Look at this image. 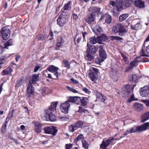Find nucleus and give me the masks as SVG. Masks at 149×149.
Returning a JSON list of instances; mask_svg holds the SVG:
<instances>
[{"mask_svg": "<svg viewBox=\"0 0 149 149\" xmlns=\"http://www.w3.org/2000/svg\"><path fill=\"white\" fill-rule=\"evenodd\" d=\"M149 129V123L147 122L141 126H134L133 127L128 129L124 133L125 135L128 134L141 132Z\"/></svg>", "mask_w": 149, "mask_h": 149, "instance_id": "obj_1", "label": "nucleus"}, {"mask_svg": "<svg viewBox=\"0 0 149 149\" xmlns=\"http://www.w3.org/2000/svg\"><path fill=\"white\" fill-rule=\"evenodd\" d=\"M112 31L113 33H118V34L120 36L124 35L127 32V31L125 26L122 24H116L113 27Z\"/></svg>", "mask_w": 149, "mask_h": 149, "instance_id": "obj_2", "label": "nucleus"}, {"mask_svg": "<svg viewBox=\"0 0 149 149\" xmlns=\"http://www.w3.org/2000/svg\"><path fill=\"white\" fill-rule=\"evenodd\" d=\"M99 51L100 57L96 59V62L98 64H100L101 63L104 61L107 58V54L105 51L103 49L102 46L100 45L99 47Z\"/></svg>", "mask_w": 149, "mask_h": 149, "instance_id": "obj_3", "label": "nucleus"}, {"mask_svg": "<svg viewBox=\"0 0 149 149\" xmlns=\"http://www.w3.org/2000/svg\"><path fill=\"white\" fill-rule=\"evenodd\" d=\"M98 70L96 68L92 67L89 70V77L92 81L95 82L98 78Z\"/></svg>", "mask_w": 149, "mask_h": 149, "instance_id": "obj_4", "label": "nucleus"}, {"mask_svg": "<svg viewBox=\"0 0 149 149\" xmlns=\"http://www.w3.org/2000/svg\"><path fill=\"white\" fill-rule=\"evenodd\" d=\"M68 15V13L65 12H62L60 14L57 20L58 24L60 26H62L66 23Z\"/></svg>", "mask_w": 149, "mask_h": 149, "instance_id": "obj_5", "label": "nucleus"}, {"mask_svg": "<svg viewBox=\"0 0 149 149\" xmlns=\"http://www.w3.org/2000/svg\"><path fill=\"white\" fill-rule=\"evenodd\" d=\"M43 130L46 134H51L52 136H55L58 131L56 128L52 126H46L44 127Z\"/></svg>", "mask_w": 149, "mask_h": 149, "instance_id": "obj_6", "label": "nucleus"}, {"mask_svg": "<svg viewBox=\"0 0 149 149\" xmlns=\"http://www.w3.org/2000/svg\"><path fill=\"white\" fill-rule=\"evenodd\" d=\"M0 32L2 38L4 40L8 39L10 36V31L6 27H2L1 29Z\"/></svg>", "mask_w": 149, "mask_h": 149, "instance_id": "obj_7", "label": "nucleus"}, {"mask_svg": "<svg viewBox=\"0 0 149 149\" xmlns=\"http://www.w3.org/2000/svg\"><path fill=\"white\" fill-rule=\"evenodd\" d=\"M70 104L68 101H66L64 103L61 104L60 105V109L62 112L64 114L68 113L69 109L70 107Z\"/></svg>", "mask_w": 149, "mask_h": 149, "instance_id": "obj_8", "label": "nucleus"}, {"mask_svg": "<svg viewBox=\"0 0 149 149\" xmlns=\"http://www.w3.org/2000/svg\"><path fill=\"white\" fill-rule=\"evenodd\" d=\"M113 140L114 139L112 137L106 140L104 139L100 145V148L102 149H107V147L111 144Z\"/></svg>", "mask_w": 149, "mask_h": 149, "instance_id": "obj_9", "label": "nucleus"}, {"mask_svg": "<svg viewBox=\"0 0 149 149\" xmlns=\"http://www.w3.org/2000/svg\"><path fill=\"white\" fill-rule=\"evenodd\" d=\"M138 19L133 20L131 25V29L134 30H137L140 29L141 27L140 21H138Z\"/></svg>", "mask_w": 149, "mask_h": 149, "instance_id": "obj_10", "label": "nucleus"}, {"mask_svg": "<svg viewBox=\"0 0 149 149\" xmlns=\"http://www.w3.org/2000/svg\"><path fill=\"white\" fill-rule=\"evenodd\" d=\"M95 15L93 13H89L85 19L86 21L89 24L95 21Z\"/></svg>", "mask_w": 149, "mask_h": 149, "instance_id": "obj_11", "label": "nucleus"}, {"mask_svg": "<svg viewBox=\"0 0 149 149\" xmlns=\"http://www.w3.org/2000/svg\"><path fill=\"white\" fill-rule=\"evenodd\" d=\"M33 123L35 125L34 130L35 132L38 133H40L42 130V124L39 122H33Z\"/></svg>", "mask_w": 149, "mask_h": 149, "instance_id": "obj_12", "label": "nucleus"}, {"mask_svg": "<svg viewBox=\"0 0 149 149\" xmlns=\"http://www.w3.org/2000/svg\"><path fill=\"white\" fill-rule=\"evenodd\" d=\"M97 50V48L94 45H89L87 49V53L92 54H95Z\"/></svg>", "mask_w": 149, "mask_h": 149, "instance_id": "obj_13", "label": "nucleus"}, {"mask_svg": "<svg viewBox=\"0 0 149 149\" xmlns=\"http://www.w3.org/2000/svg\"><path fill=\"white\" fill-rule=\"evenodd\" d=\"M57 103V102H52L51 104L50 107L49 109L45 110V114H48L50 111L55 110Z\"/></svg>", "mask_w": 149, "mask_h": 149, "instance_id": "obj_14", "label": "nucleus"}, {"mask_svg": "<svg viewBox=\"0 0 149 149\" xmlns=\"http://www.w3.org/2000/svg\"><path fill=\"white\" fill-rule=\"evenodd\" d=\"M96 95L97 99L99 100L104 102L106 99V97L102 94L97 91H96Z\"/></svg>", "mask_w": 149, "mask_h": 149, "instance_id": "obj_15", "label": "nucleus"}, {"mask_svg": "<svg viewBox=\"0 0 149 149\" xmlns=\"http://www.w3.org/2000/svg\"><path fill=\"white\" fill-rule=\"evenodd\" d=\"M125 94L126 95H126L125 96L124 93H122L123 96L124 97H129V96H130V98L128 100V102H131L132 101L136 100L135 98L134 97V95L133 93L125 92Z\"/></svg>", "mask_w": 149, "mask_h": 149, "instance_id": "obj_16", "label": "nucleus"}, {"mask_svg": "<svg viewBox=\"0 0 149 149\" xmlns=\"http://www.w3.org/2000/svg\"><path fill=\"white\" fill-rule=\"evenodd\" d=\"M123 90L122 92V93H124L125 96L127 95H126L125 94V92L132 93V90H132V88H131V86L130 85H126L123 87Z\"/></svg>", "mask_w": 149, "mask_h": 149, "instance_id": "obj_17", "label": "nucleus"}, {"mask_svg": "<svg viewBox=\"0 0 149 149\" xmlns=\"http://www.w3.org/2000/svg\"><path fill=\"white\" fill-rule=\"evenodd\" d=\"M123 5V0H116V8L117 11H119L122 9Z\"/></svg>", "mask_w": 149, "mask_h": 149, "instance_id": "obj_18", "label": "nucleus"}, {"mask_svg": "<svg viewBox=\"0 0 149 149\" xmlns=\"http://www.w3.org/2000/svg\"><path fill=\"white\" fill-rule=\"evenodd\" d=\"M81 101V99L79 97H70L67 101L68 102H72L73 103H75L77 104L79 102Z\"/></svg>", "mask_w": 149, "mask_h": 149, "instance_id": "obj_19", "label": "nucleus"}, {"mask_svg": "<svg viewBox=\"0 0 149 149\" xmlns=\"http://www.w3.org/2000/svg\"><path fill=\"white\" fill-rule=\"evenodd\" d=\"M107 39V36L105 34H102L97 37L98 43L100 44H102L103 42H104Z\"/></svg>", "mask_w": 149, "mask_h": 149, "instance_id": "obj_20", "label": "nucleus"}, {"mask_svg": "<svg viewBox=\"0 0 149 149\" xmlns=\"http://www.w3.org/2000/svg\"><path fill=\"white\" fill-rule=\"evenodd\" d=\"M30 78L32 83L34 84H35L36 82L39 80V74H33Z\"/></svg>", "mask_w": 149, "mask_h": 149, "instance_id": "obj_21", "label": "nucleus"}, {"mask_svg": "<svg viewBox=\"0 0 149 149\" xmlns=\"http://www.w3.org/2000/svg\"><path fill=\"white\" fill-rule=\"evenodd\" d=\"M104 18H105V22L108 24H110L112 18L111 16L108 14H105V15L102 16L100 19V20L103 19Z\"/></svg>", "mask_w": 149, "mask_h": 149, "instance_id": "obj_22", "label": "nucleus"}, {"mask_svg": "<svg viewBox=\"0 0 149 149\" xmlns=\"http://www.w3.org/2000/svg\"><path fill=\"white\" fill-rule=\"evenodd\" d=\"M133 107L134 109L137 111H140L143 109V105L137 102L134 104Z\"/></svg>", "mask_w": 149, "mask_h": 149, "instance_id": "obj_23", "label": "nucleus"}, {"mask_svg": "<svg viewBox=\"0 0 149 149\" xmlns=\"http://www.w3.org/2000/svg\"><path fill=\"white\" fill-rule=\"evenodd\" d=\"M134 5L139 8H143L145 7L144 3L141 0H139L134 3Z\"/></svg>", "mask_w": 149, "mask_h": 149, "instance_id": "obj_24", "label": "nucleus"}, {"mask_svg": "<svg viewBox=\"0 0 149 149\" xmlns=\"http://www.w3.org/2000/svg\"><path fill=\"white\" fill-rule=\"evenodd\" d=\"M59 70L58 67H56L53 65H50L49 66L47 69L46 70H48L52 73H54L56 71H57Z\"/></svg>", "mask_w": 149, "mask_h": 149, "instance_id": "obj_25", "label": "nucleus"}, {"mask_svg": "<svg viewBox=\"0 0 149 149\" xmlns=\"http://www.w3.org/2000/svg\"><path fill=\"white\" fill-rule=\"evenodd\" d=\"M48 116L50 120L52 121H54L56 119V117L52 112L50 111L48 114H46L45 116L46 119Z\"/></svg>", "mask_w": 149, "mask_h": 149, "instance_id": "obj_26", "label": "nucleus"}, {"mask_svg": "<svg viewBox=\"0 0 149 149\" xmlns=\"http://www.w3.org/2000/svg\"><path fill=\"white\" fill-rule=\"evenodd\" d=\"M95 34L97 35H99L103 31L102 28L99 25H96L94 30Z\"/></svg>", "mask_w": 149, "mask_h": 149, "instance_id": "obj_27", "label": "nucleus"}, {"mask_svg": "<svg viewBox=\"0 0 149 149\" xmlns=\"http://www.w3.org/2000/svg\"><path fill=\"white\" fill-rule=\"evenodd\" d=\"M63 64L64 67L68 69L70 68V62L68 61L67 60L64 59L63 60Z\"/></svg>", "mask_w": 149, "mask_h": 149, "instance_id": "obj_28", "label": "nucleus"}, {"mask_svg": "<svg viewBox=\"0 0 149 149\" xmlns=\"http://www.w3.org/2000/svg\"><path fill=\"white\" fill-rule=\"evenodd\" d=\"M13 43V40L12 39H10L4 44V47L8 49V47L11 46Z\"/></svg>", "mask_w": 149, "mask_h": 149, "instance_id": "obj_29", "label": "nucleus"}, {"mask_svg": "<svg viewBox=\"0 0 149 149\" xmlns=\"http://www.w3.org/2000/svg\"><path fill=\"white\" fill-rule=\"evenodd\" d=\"M72 1H69V2L65 4L63 7V9L65 10H69L71 9Z\"/></svg>", "mask_w": 149, "mask_h": 149, "instance_id": "obj_30", "label": "nucleus"}, {"mask_svg": "<svg viewBox=\"0 0 149 149\" xmlns=\"http://www.w3.org/2000/svg\"><path fill=\"white\" fill-rule=\"evenodd\" d=\"M128 16V14L126 13L121 15L119 17V21L120 22H122L125 20Z\"/></svg>", "mask_w": 149, "mask_h": 149, "instance_id": "obj_31", "label": "nucleus"}, {"mask_svg": "<svg viewBox=\"0 0 149 149\" xmlns=\"http://www.w3.org/2000/svg\"><path fill=\"white\" fill-rule=\"evenodd\" d=\"M13 70L11 68H8L3 70L2 74L6 75L9 74Z\"/></svg>", "mask_w": 149, "mask_h": 149, "instance_id": "obj_32", "label": "nucleus"}, {"mask_svg": "<svg viewBox=\"0 0 149 149\" xmlns=\"http://www.w3.org/2000/svg\"><path fill=\"white\" fill-rule=\"evenodd\" d=\"M148 119H149V112H148L144 113L141 122H144Z\"/></svg>", "mask_w": 149, "mask_h": 149, "instance_id": "obj_33", "label": "nucleus"}, {"mask_svg": "<svg viewBox=\"0 0 149 149\" xmlns=\"http://www.w3.org/2000/svg\"><path fill=\"white\" fill-rule=\"evenodd\" d=\"M24 81V78H22L21 79H19L17 80L16 85L15 87H19L22 85Z\"/></svg>", "mask_w": 149, "mask_h": 149, "instance_id": "obj_34", "label": "nucleus"}, {"mask_svg": "<svg viewBox=\"0 0 149 149\" xmlns=\"http://www.w3.org/2000/svg\"><path fill=\"white\" fill-rule=\"evenodd\" d=\"M100 9L99 8L95 7H91L89 9V11L91 13L93 14L96 13Z\"/></svg>", "mask_w": 149, "mask_h": 149, "instance_id": "obj_35", "label": "nucleus"}, {"mask_svg": "<svg viewBox=\"0 0 149 149\" xmlns=\"http://www.w3.org/2000/svg\"><path fill=\"white\" fill-rule=\"evenodd\" d=\"M138 61H137L136 60H134L133 61L131 62L130 63V66L129 68V69H132L134 67L136 66L137 65V63Z\"/></svg>", "mask_w": 149, "mask_h": 149, "instance_id": "obj_36", "label": "nucleus"}, {"mask_svg": "<svg viewBox=\"0 0 149 149\" xmlns=\"http://www.w3.org/2000/svg\"><path fill=\"white\" fill-rule=\"evenodd\" d=\"M88 98L86 97H82L81 99V101L80 102H81V105L83 106H85L88 103Z\"/></svg>", "mask_w": 149, "mask_h": 149, "instance_id": "obj_37", "label": "nucleus"}, {"mask_svg": "<svg viewBox=\"0 0 149 149\" xmlns=\"http://www.w3.org/2000/svg\"><path fill=\"white\" fill-rule=\"evenodd\" d=\"M83 123L81 121H78L76 123H74V125L75 127L77 128H79L83 126Z\"/></svg>", "mask_w": 149, "mask_h": 149, "instance_id": "obj_38", "label": "nucleus"}, {"mask_svg": "<svg viewBox=\"0 0 149 149\" xmlns=\"http://www.w3.org/2000/svg\"><path fill=\"white\" fill-rule=\"evenodd\" d=\"M98 41L97 40V39L95 37H92L91 38L89 39L90 42L92 44H94L98 42Z\"/></svg>", "mask_w": 149, "mask_h": 149, "instance_id": "obj_39", "label": "nucleus"}, {"mask_svg": "<svg viewBox=\"0 0 149 149\" xmlns=\"http://www.w3.org/2000/svg\"><path fill=\"white\" fill-rule=\"evenodd\" d=\"M82 38L81 35H79L78 34H77L76 36L74 38V40L75 42V44H76V40H77V42L78 43H79L80 40Z\"/></svg>", "mask_w": 149, "mask_h": 149, "instance_id": "obj_40", "label": "nucleus"}, {"mask_svg": "<svg viewBox=\"0 0 149 149\" xmlns=\"http://www.w3.org/2000/svg\"><path fill=\"white\" fill-rule=\"evenodd\" d=\"M131 0H124L125 6L127 7H130L132 4Z\"/></svg>", "mask_w": 149, "mask_h": 149, "instance_id": "obj_41", "label": "nucleus"}, {"mask_svg": "<svg viewBox=\"0 0 149 149\" xmlns=\"http://www.w3.org/2000/svg\"><path fill=\"white\" fill-rule=\"evenodd\" d=\"M84 138L83 134H81L78 136L77 138L74 140V142L75 143H77L78 141L83 139Z\"/></svg>", "mask_w": 149, "mask_h": 149, "instance_id": "obj_42", "label": "nucleus"}, {"mask_svg": "<svg viewBox=\"0 0 149 149\" xmlns=\"http://www.w3.org/2000/svg\"><path fill=\"white\" fill-rule=\"evenodd\" d=\"M83 146L86 149H88V144L85 140L82 141Z\"/></svg>", "mask_w": 149, "mask_h": 149, "instance_id": "obj_43", "label": "nucleus"}, {"mask_svg": "<svg viewBox=\"0 0 149 149\" xmlns=\"http://www.w3.org/2000/svg\"><path fill=\"white\" fill-rule=\"evenodd\" d=\"M110 38L111 40H117L120 41L123 40V38H122L118 36H111L110 37Z\"/></svg>", "mask_w": 149, "mask_h": 149, "instance_id": "obj_44", "label": "nucleus"}, {"mask_svg": "<svg viewBox=\"0 0 149 149\" xmlns=\"http://www.w3.org/2000/svg\"><path fill=\"white\" fill-rule=\"evenodd\" d=\"M91 54L87 53V54L86 57V58L89 61H91L93 58V56L91 55Z\"/></svg>", "mask_w": 149, "mask_h": 149, "instance_id": "obj_45", "label": "nucleus"}, {"mask_svg": "<svg viewBox=\"0 0 149 149\" xmlns=\"http://www.w3.org/2000/svg\"><path fill=\"white\" fill-rule=\"evenodd\" d=\"M52 77L53 79H56L58 77L59 73L57 72V71L54 73H52Z\"/></svg>", "mask_w": 149, "mask_h": 149, "instance_id": "obj_46", "label": "nucleus"}, {"mask_svg": "<svg viewBox=\"0 0 149 149\" xmlns=\"http://www.w3.org/2000/svg\"><path fill=\"white\" fill-rule=\"evenodd\" d=\"M75 127L74 126V125H70L69 127V131L72 132H73L74 130H76V129H75Z\"/></svg>", "mask_w": 149, "mask_h": 149, "instance_id": "obj_47", "label": "nucleus"}, {"mask_svg": "<svg viewBox=\"0 0 149 149\" xmlns=\"http://www.w3.org/2000/svg\"><path fill=\"white\" fill-rule=\"evenodd\" d=\"M140 56H148L146 54L144 51L142 49L140 52Z\"/></svg>", "mask_w": 149, "mask_h": 149, "instance_id": "obj_48", "label": "nucleus"}, {"mask_svg": "<svg viewBox=\"0 0 149 149\" xmlns=\"http://www.w3.org/2000/svg\"><path fill=\"white\" fill-rule=\"evenodd\" d=\"M31 88V91H30V93L31 94H33L34 92V89L33 87H32L31 86V84H29V88Z\"/></svg>", "mask_w": 149, "mask_h": 149, "instance_id": "obj_49", "label": "nucleus"}, {"mask_svg": "<svg viewBox=\"0 0 149 149\" xmlns=\"http://www.w3.org/2000/svg\"><path fill=\"white\" fill-rule=\"evenodd\" d=\"M67 88L69 91H71L74 93H77L78 92V91L72 88V87H70L69 86H67Z\"/></svg>", "mask_w": 149, "mask_h": 149, "instance_id": "obj_50", "label": "nucleus"}, {"mask_svg": "<svg viewBox=\"0 0 149 149\" xmlns=\"http://www.w3.org/2000/svg\"><path fill=\"white\" fill-rule=\"evenodd\" d=\"M5 57L2 56L0 58V64H2L5 63Z\"/></svg>", "mask_w": 149, "mask_h": 149, "instance_id": "obj_51", "label": "nucleus"}, {"mask_svg": "<svg viewBox=\"0 0 149 149\" xmlns=\"http://www.w3.org/2000/svg\"><path fill=\"white\" fill-rule=\"evenodd\" d=\"M7 125L4 124H3L1 128V130L4 133L6 129Z\"/></svg>", "mask_w": 149, "mask_h": 149, "instance_id": "obj_52", "label": "nucleus"}, {"mask_svg": "<svg viewBox=\"0 0 149 149\" xmlns=\"http://www.w3.org/2000/svg\"><path fill=\"white\" fill-rule=\"evenodd\" d=\"M82 90L86 93L89 94L91 93V91L86 87L83 88Z\"/></svg>", "mask_w": 149, "mask_h": 149, "instance_id": "obj_53", "label": "nucleus"}, {"mask_svg": "<svg viewBox=\"0 0 149 149\" xmlns=\"http://www.w3.org/2000/svg\"><path fill=\"white\" fill-rule=\"evenodd\" d=\"M137 79V77L136 74H133L132 76V81L135 82Z\"/></svg>", "mask_w": 149, "mask_h": 149, "instance_id": "obj_54", "label": "nucleus"}, {"mask_svg": "<svg viewBox=\"0 0 149 149\" xmlns=\"http://www.w3.org/2000/svg\"><path fill=\"white\" fill-rule=\"evenodd\" d=\"M109 4L113 7L116 8V2L115 1H110L109 2Z\"/></svg>", "mask_w": 149, "mask_h": 149, "instance_id": "obj_55", "label": "nucleus"}, {"mask_svg": "<svg viewBox=\"0 0 149 149\" xmlns=\"http://www.w3.org/2000/svg\"><path fill=\"white\" fill-rule=\"evenodd\" d=\"M58 43H57V46L59 47L61 45V43L62 42V39L61 38H60L58 39Z\"/></svg>", "mask_w": 149, "mask_h": 149, "instance_id": "obj_56", "label": "nucleus"}, {"mask_svg": "<svg viewBox=\"0 0 149 149\" xmlns=\"http://www.w3.org/2000/svg\"><path fill=\"white\" fill-rule=\"evenodd\" d=\"M87 111L86 110L84 109L81 107H79V110L78 111V112H79L80 113H82L83 112L85 113Z\"/></svg>", "mask_w": 149, "mask_h": 149, "instance_id": "obj_57", "label": "nucleus"}, {"mask_svg": "<svg viewBox=\"0 0 149 149\" xmlns=\"http://www.w3.org/2000/svg\"><path fill=\"white\" fill-rule=\"evenodd\" d=\"M66 149H71V148L72 147V145L71 144H66Z\"/></svg>", "mask_w": 149, "mask_h": 149, "instance_id": "obj_58", "label": "nucleus"}, {"mask_svg": "<svg viewBox=\"0 0 149 149\" xmlns=\"http://www.w3.org/2000/svg\"><path fill=\"white\" fill-rule=\"evenodd\" d=\"M143 102L147 106H149V100H143Z\"/></svg>", "mask_w": 149, "mask_h": 149, "instance_id": "obj_59", "label": "nucleus"}, {"mask_svg": "<svg viewBox=\"0 0 149 149\" xmlns=\"http://www.w3.org/2000/svg\"><path fill=\"white\" fill-rule=\"evenodd\" d=\"M40 67V66L38 65L35 67L34 69V72H37L38 70H39Z\"/></svg>", "mask_w": 149, "mask_h": 149, "instance_id": "obj_60", "label": "nucleus"}, {"mask_svg": "<svg viewBox=\"0 0 149 149\" xmlns=\"http://www.w3.org/2000/svg\"><path fill=\"white\" fill-rule=\"evenodd\" d=\"M71 80L72 81V82L74 84H77L78 83V81L73 78L71 79Z\"/></svg>", "mask_w": 149, "mask_h": 149, "instance_id": "obj_61", "label": "nucleus"}, {"mask_svg": "<svg viewBox=\"0 0 149 149\" xmlns=\"http://www.w3.org/2000/svg\"><path fill=\"white\" fill-rule=\"evenodd\" d=\"M10 119V117L9 116H8L6 118V121H5V123L3 124H4L7 125V124L8 122Z\"/></svg>", "mask_w": 149, "mask_h": 149, "instance_id": "obj_62", "label": "nucleus"}, {"mask_svg": "<svg viewBox=\"0 0 149 149\" xmlns=\"http://www.w3.org/2000/svg\"><path fill=\"white\" fill-rule=\"evenodd\" d=\"M45 39V37L42 35H41L38 38L39 40H42Z\"/></svg>", "mask_w": 149, "mask_h": 149, "instance_id": "obj_63", "label": "nucleus"}, {"mask_svg": "<svg viewBox=\"0 0 149 149\" xmlns=\"http://www.w3.org/2000/svg\"><path fill=\"white\" fill-rule=\"evenodd\" d=\"M149 41V34L148 35L147 38H146V40L144 41L143 45L145 46V45L146 42Z\"/></svg>", "mask_w": 149, "mask_h": 149, "instance_id": "obj_64", "label": "nucleus"}]
</instances>
